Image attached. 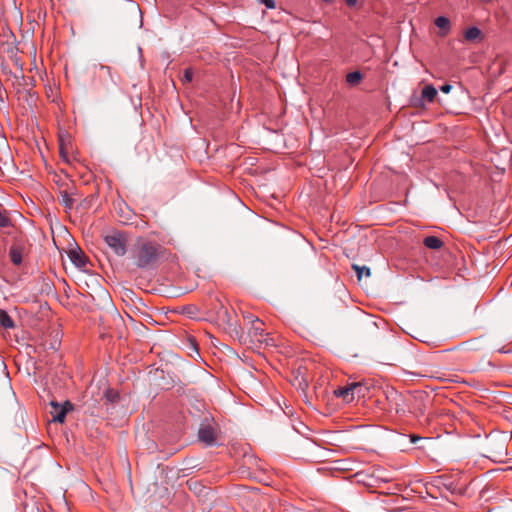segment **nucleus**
I'll return each instance as SVG.
<instances>
[{
  "label": "nucleus",
  "mask_w": 512,
  "mask_h": 512,
  "mask_svg": "<svg viewBox=\"0 0 512 512\" xmlns=\"http://www.w3.org/2000/svg\"><path fill=\"white\" fill-rule=\"evenodd\" d=\"M105 242L118 256H123L127 251L125 238L120 233L107 235Z\"/></svg>",
  "instance_id": "obj_2"
},
{
  "label": "nucleus",
  "mask_w": 512,
  "mask_h": 512,
  "mask_svg": "<svg viewBox=\"0 0 512 512\" xmlns=\"http://www.w3.org/2000/svg\"><path fill=\"white\" fill-rule=\"evenodd\" d=\"M60 156H61V158H62L65 162H67V163H69V162H70V159H69V156H68V152H67L66 148H65V147H63V145H61V146H60Z\"/></svg>",
  "instance_id": "obj_20"
},
{
  "label": "nucleus",
  "mask_w": 512,
  "mask_h": 512,
  "mask_svg": "<svg viewBox=\"0 0 512 512\" xmlns=\"http://www.w3.org/2000/svg\"><path fill=\"white\" fill-rule=\"evenodd\" d=\"M437 95V90L432 85H426L422 90V98L428 102H433Z\"/></svg>",
  "instance_id": "obj_10"
},
{
  "label": "nucleus",
  "mask_w": 512,
  "mask_h": 512,
  "mask_svg": "<svg viewBox=\"0 0 512 512\" xmlns=\"http://www.w3.org/2000/svg\"><path fill=\"white\" fill-rule=\"evenodd\" d=\"M352 268L357 274L358 279H361L363 276L369 277L371 275L370 269L367 266H359V265H352Z\"/></svg>",
  "instance_id": "obj_15"
},
{
  "label": "nucleus",
  "mask_w": 512,
  "mask_h": 512,
  "mask_svg": "<svg viewBox=\"0 0 512 512\" xmlns=\"http://www.w3.org/2000/svg\"><path fill=\"white\" fill-rule=\"evenodd\" d=\"M259 2L265 5L267 9H274L276 7L275 0H259Z\"/></svg>",
  "instance_id": "obj_19"
},
{
  "label": "nucleus",
  "mask_w": 512,
  "mask_h": 512,
  "mask_svg": "<svg viewBox=\"0 0 512 512\" xmlns=\"http://www.w3.org/2000/svg\"><path fill=\"white\" fill-rule=\"evenodd\" d=\"M355 396H357V397L364 396L363 390H355Z\"/></svg>",
  "instance_id": "obj_24"
},
{
  "label": "nucleus",
  "mask_w": 512,
  "mask_h": 512,
  "mask_svg": "<svg viewBox=\"0 0 512 512\" xmlns=\"http://www.w3.org/2000/svg\"><path fill=\"white\" fill-rule=\"evenodd\" d=\"M51 407V416L53 421L63 423L67 412L72 409V404L69 401H66L63 405H60L59 403L52 401Z\"/></svg>",
  "instance_id": "obj_4"
},
{
  "label": "nucleus",
  "mask_w": 512,
  "mask_h": 512,
  "mask_svg": "<svg viewBox=\"0 0 512 512\" xmlns=\"http://www.w3.org/2000/svg\"><path fill=\"white\" fill-rule=\"evenodd\" d=\"M481 31L477 27H470L464 32V37L468 41H474L479 38Z\"/></svg>",
  "instance_id": "obj_13"
},
{
  "label": "nucleus",
  "mask_w": 512,
  "mask_h": 512,
  "mask_svg": "<svg viewBox=\"0 0 512 512\" xmlns=\"http://www.w3.org/2000/svg\"><path fill=\"white\" fill-rule=\"evenodd\" d=\"M0 325L6 329L14 327V322L11 317L3 310L0 311Z\"/></svg>",
  "instance_id": "obj_12"
},
{
  "label": "nucleus",
  "mask_w": 512,
  "mask_h": 512,
  "mask_svg": "<svg viewBox=\"0 0 512 512\" xmlns=\"http://www.w3.org/2000/svg\"><path fill=\"white\" fill-rule=\"evenodd\" d=\"M362 75L360 72H351L347 75L346 80L349 84H357L361 80Z\"/></svg>",
  "instance_id": "obj_16"
},
{
  "label": "nucleus",
  "mask_w": 512,
  "mask_h": 512,
  "mask_svg": "<svg viewBox=\"0 0 512 512\" xmlns=\"http://www.w3.org/2000/svg\"><path fill=\"white\" fill-rule=\"evenodd\" d=\"M198 436L200 441L206 445H214L216 443V431L210 425H202L199 429Z\"/></svg>",
  "instance_id": "obj_5"
},
{
  "label": "nucleus",
  "mask_w": 512,
  "mask_h": 512,
  "mask_svg": "<svg viewBox=\"0 0 512 512\" xmlns=\"http://www.w3.org/2000/svg\"><path fill=\"white\" fill-rule=\"evenodd\" d=\"M452 89V86L450 84H444L440 87V90L443 92V93H449Z\"/></svg>",
  "instance_id": "obj_22"
},
{
  "label": "nucleus",
  "mask_w": 512,
  "mask_h": 512,
  "mask_svg": "<svg viewBox=\"0 0 512 512\" xmlns=\"http://www.w3.org/2000/svg\"><path fill=\"white\" fill-rule=\"evenodd\" d=\"M60 202L68 209H71L74 204L73 198L66 191L60 193Z\"/></svg>",
  "instance_id": "obj_14"
},
{
  "label": "nucleus",
  "mask_w": 512,
  "mask_h": 512,
  "mask_svg": "<svg viewBox=\"0 0 512 512\" xmlns=\"http://www.w3.org/2000/svg\"><path fill=\"white\" fill-rule=\"evenodd\" d=\"M418 439H421V437L411 436L412 443H415Z\"/></svg>",
  "instance_id": "obj_25"
},
{
  "label": "nucleus",
  "mask_w": 512,
  "mask_h": 512,
  "mask_svg": "<svg viewBox=\"0 0 512 512\" xmlns=\"http://www.w3.org/2000/svg\"><path fill=\"white\" fill-rule=\"evenodd\" d=\"M355 390H364V388L360 383L353 382L344 387H339L335 390L334 394L342 398L344 402L350 403L355 398Z\"/></svg>",
  "instance_id": "obj_3"
},
{
  "label": "nucleus",
  "mask_w": 512,
  "mask_h": 512,
  "mask_svg": "<svg viewBox=\"0 0 512 512\" xmlns=\"http://www.w3.org/2000/svg\"><path fill=\"white\" fill-rule=\"evenodd\" d=\"M10 225L8 216L0 210V227H7Z\"/></svg>",
  "instance_id": "obj_18"
},
{
  "label": "nucleus",
  "mask_w": 512,
  "mask_h": 512,
  "mask_svg": "<svg viewBox=\"0 0 512 512\" xmlns=\"http://www.w3.org/2000/svg\"><path fill=\"white\" fill-rule=\"evenodd\" d=\"M345 2L350 7H353L357 4V0H345Z\"/></svg>",
  "instance_id": "obj_23"
},
{
  "label": "nucleus",
  "mask_w": 512,
  "mask_h": 512,
  "mask_svg": "<svg viewBox=\"0 0 512 512\" xmlns=\"http://www.w3.org/2000/svg\"><path fill=\"white\" fill-rule=\"evenodd\" d=\"M264 323L259 320L258 318H255L253 321H252V328H251V333L254 337H257L258 335L259 336H263V331H264Z\"/></svg>",
  "instance_id": "obj_11"
},
{
  "label": "nucleus",
  "mask_w": 512,
  "mask_h": 512,
  "mask_svg": "<svg viewBox=\"0 0 512 512\" xmlns=\"http://www.w3.org/2000/svg\"><path fill=\"white\" fill-rule=\"evenodd\" d=\"M101 69H102V70H106L107 72H109V70H110V68H109V67H107V66H102V67H101Z\"/></svg>",
  "instance_id": "obj_26"
},
{
  "label": "nucleus",
  "mask_w": 512,
  "mask_h": 512,
  "mask_svg": "<svg viewBox=\"0 0 512 512\" xmlns=\"http://www.w3.org/2000/svg\"><path fill=\"white\" fill-rule=\"evenodd\" d=\"M221 309H223V313H224V315H225V316H228V312H227V310H226L223 306L221 307Z\"/></svg>",
  "instance_id": "obj_27"
},
{
  "label": "nucleus",
  "mask_w": 512,
  "mask_h": 512,
  "mask_svg": "<svg viewBox=\"0 0 512 512\" xmlns=\"http://www.w3.org/2000/svg\"><path fill=\"white\" fill-rule=\"evenodd\" d=\"M69 258L78 267H84L86 264L85 257L77 250H70Z\"/></svg>",
  "instance_id": "obj_9"
},
{
  "label": "nucleus",
  "mask_w": 512,
  "mask_h": 512,
  "mask_svg": "<svg viewBox=\"0 0 512 512\" xmlns=\"http://www.w3.org/2000/svg\"><path fill=\"white\" fill-rule=\"evenodd\" d=\"M22 248L18 245H13L10 248L9 255L10 260L14 265H20L22 263Z\"/></svg>",
  "instance_id": "obj_7"
},
{
  "label": "nucleus",
  "mask_w": 512,
  "mask_h": 512,
  "mask_svg": "<svg viewBox=\"0 0 512 512\" xmlns=\"http://www.w3.org/2000/svg\"><path fill=\"white\" fill-rule=\"evenodd\" d=\"M424 245L429 249H440L443 245V242L436 236H427L423 241Z\"/></svg>",
  "instance_id": "obj_8"
},
{
  "label": "nucleus",
  "mask_w": 512,
  "mask_h": 512,
  "mask_svg": "<svg viewBox=\"0 0 512 512\" xmlns=\"http://www.w3.org/2000/svg\"><path fill=\"white\" fill-rule=\"evenodd\" d=\"M435 25L440 29L439 35L441 37L446 36L450 31V21L445 16H439L434 21Z\"/></svg>",
  "instance_id": "obj_6"
},
{
  "label": "nucleus",
  "mask_w": 512,
  "mask_h": 512,
  "mask_svg": "<svg viewBox=\"0 0 512 512\" xmlns=\"http://www.w3.org/2000/svg\"><path fill=\"white\" fill-rule=\"evenodd\" d=\"M159 246L152 242H143L137 248L134 257L136 264L140 268H146L152 265L158 257Z\"/></svg>",
  "instance_id": "obj_1"
},
{
  "label": "nucleus",
  "mask_w": 512,
  "mask_h": 512,
  "mask_svg": "<svg viewBox=\"0 0 512 512\" xmlns=\"http://www.w3.org/2000/svg\"><path fill=\"white\" fill-rule=\"evenodd\" d=\"M259 342H264L267 346L274 345L273 339L266 336L264 339H258Z\"/></svg>",
  "instance_id": "obj_21"
},
{
  "label": "nucleus",
  "mask_w": 512,
  "mask_h": 512,
  "mask_svg": "<svg viewBox=\"0 0 512 512\" xmlns=\"http://www.w3.org/2000/svg\"><path fill=\"white\" fill-rule=\"evenodd\" d=\"M193 80V71L191 68H187L184 70L182 75V81L184 83H190Z\"/></svg>",
  "instance_id": "obj_17"
}]
</instances>
